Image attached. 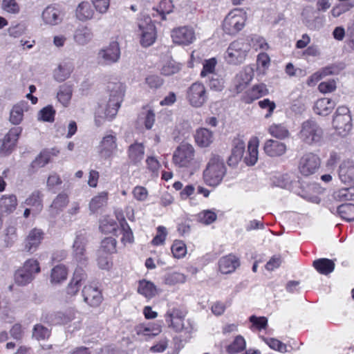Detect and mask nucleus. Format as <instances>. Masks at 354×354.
Wrapping results in <instances>:
<instances>
[{
  "mask_svg": "<svg viewBox=\"0 0 354 354\" xmlns=\"http://www.w3.org/2000/svg\"><path fill=\"white\" fill-rule=\"evenodd\" d=\"M109 99L104 106H100L97 111L99 117L112 120L117 114L123 100L125 86L121 82H111L108 85Z\"/></svg>",
  "mask_w": 354,
  "mask_h": 354,
  "instance_id": "obj_1",
  "label": "nucleus"
},
{
  "mask_svg": "<svg viewBox=\"0 0 354 354\" xmlns=\"http://www.w3.org/2000/svg\"><path fill=\"white\" fill-rule=\"evenodd\" d=\"M226 173L223 160L217 155H212L203 171L205 183L209 186H217L222 181Z\"/></svg>",
  "mask_w": 354,
  "mask_h": 354,
  "instance_id": "obj_2",
  "label": "nucleus"
},
{
  "mask_svg": "<svg viewBox=\"0 0 354 354\" xmlns=\"http://www.w3.org/2000/svg\"><path fill=\"white\" fill-rule=\"evenodd\" d=\"M297 136L302 142L314 145L323 140L324 130L315 120L308 119L301 124Z\"/></svg>",
  "mask_w": 354,
  "mask_h": 354,
  "instance_id": "obj_3",
  "label": "nucleus"
},
{
  "mask_svg": "<svg viewBox=\"0 0 354 354\" xmlns=\"http://www.w3.org/2000/svg\"><path fill=\"white\" fill-rule=\"evenodd\" d=\"M172 162L179 168L192 169L197 166L194 147L187 142H182L175 149L172 156Z\"/></svg>",
  "mask_w": 354,
  "mask_h": 354,
  "instance_id": "obj_4",
  "label": "nucleus"
},
{
  "mask_svg": "<svg viewBox=\"0 0 354 354\" xmlns=\"http://www.w3.org/2000/svg\"><path fill=\"white\" fill-rule=\"evenodd\" d=\"M250 49L249 40L240 39L232 42L228 46L225 58L227 63L238 65L244 62Z\"/></svg>",
  "mask_w": 354,
  "mask_h": 354,
  "instance_id": "obj_5",
  "label": "nucleus"
},
{
  "mask_svg": "<svg viewBox=\"0 0 354 354\" xmlns=\"http://www.w3.org/2000/svg\"><path fill=\"white\" fill-rule=\"evenodd\" d=\"M333 127L342 136L348 134L352 129V118L350 110L345 106H339L334 114Z\"/></svg>",
  "mask_w": 354,
  "mask_h": 354,
  "instance_id": "obj_6",
  "label": "nucleus"
},
{
  "mask_svg": "<svg viewBox=\"0 0 354 354\" xmlns=\"http://www.w3.org/2000/svg\"><path fill=\"white\" fill-rule=\"evenodd\" d=\"M186 100L192 107L203 106L208 100V93L205 85L198 82L192 83L186 91Z\"/></svg>",
  "mask_w": 354,
  "mask_h": 354,
  "instance_id": "obj_7",
  "label": "nucleus"
},
{
  "mask_svg": "<svg viewBox=\"0 0 354 354\" xmlns=\"http://www.w3.org/2000/svg\"><path fill=\"white\" fill-rule=\"evenodd\" d=\"M245 12L242 10L234 9L232 10L223 21V30L229 35L237 33L245 26Z\"/></svg>",
  "mask_w": 354,
  "mask_h": 354,
  "instance_id": "obj_8",
  "label": "nucleus"
},
{
  "mask_svg": "<svg viewBox=\"0 0 354 354\" xmlns=\"http://www.w3.org/2000/svg\"><path fill=\"white\" fill-rule=\"evenodd\" d=\"M40 272L39 263L35 259L27 260L23 267L18 269L15 274V281L20 286L29 283L35 277V274Z\"/></svg>",
  "mask_w": 354,
  "mask_h": 354,
  "instance_id": "obj_9",
  "label": "nucleus"
},
{
  "mask_svg": "<svg viewBox=\"0 0 354 354\" xmlns=\"http://www.w3.org/2000/svg\"><path fill=\"white\" fill-rule=\"evenodd\" d=\"M138 26L140 35V44L145 47L151 46L156 39L155 26L149 16L138 19Z\"/></svg>",
  "mask_w": 354,
  "mask_h": 354,
  "instance_id": "obj_10",
  "label": "nucleus"
},
{
  "mask_svg": "<svg viewBox=\"0 0 354 354\" xmlns=\"http://www.w3.org/2000/svg\"><path fill=\"white\" fill-rule=\"evenodd\" d=\"M120 57V48L118 42L111 41L107 46L101 49L97 54L98 62L102 65H111L118 62Z\"/></svg>",
  "mask_w": 354,
  "mask_h": 354,
  "instance_id": "obj_11",
  "label": "nucleus"
},
{
  "mask_svg": "<svg viewBox=\"0 0 354 354\" xmlns=\"http://www.w3.org/2000/svg\"><path fill=\"white\" fill-rule=\"evenodd\" d=\"M186 311L178 306H170L165 315V321L169 327L172 328L176 332H180L184 328V319Z\"/></svg>",
  "mask_w": 354,
  "mask_h": 354,
  "instance_id": "obj_12",
  "label": "nucleus"
},
{
  "mask_svg": "<svg viewBox=\"0 0 354 354\" xmlns=\"http://www.w3.org/2000/svg\"><path fill=\"white\" fill-rule=\"evenodd\" d=\"M88 241L83 234H77L74 240L72 250L75 261L80 265H84L88 261L86 246Z\"/></svg>",
  "mask_w": 354,
  "mask_h": 354,
  "instance_id": "obj_13",
  "label": "nucleus"
},
{
  "mask_svg": "<svg viewBox=\"0 0 354 354\" xmlns=\"http://www.w3.org/2000/svg\"><path fill=\"white\" fill-rule=\"evenodd\" d=\"M41 18L44 25L55 26L62 22L64 14L57 6L53 4L48 6L44 9Z\"/></svg>",
  "mask_w": 354,
  "mask_h": 354,
  "instance_id": "obj_14",
  "label": "nucleus"
},
{
  "mask_svg": "<svg viewBox=\"0 0 354 354\" xmlns=\"http://www.w3.org/2000/svg\"><path fill=\"white\" fill-rule=\"evenodd\" d=\"M319 166V158L315 153H308L300 159L299 169L303 175L307 176L314 174Z\"/></svg>",
  "mask_w": 354,
  "mask_h": 354,
  "instance_id": "obj_15",
  "label": "nucleus"
},
{
  "mask_svg": "<svg viewBox=\"0 0 354 354\" xmlns=\"http://www.w3.org/2000/svg\"><path fill=\"white\" fill-rule=\"evenodd\" d=\"M171 36L173 41L179 45H189L196 39L194 30L189 26L174 28L171 31Z\"/></svg>",
  "mask_w": 354,
  "mask_h": 354,
  "instance_id": "obj_16",
  "label": "nucleus"
},
{
  "mask_svg": "<svg viewBox=\"0 0 354 354\" xmlns=\"http://www.w3.org/2000/svg\"><path fill=\"white\" fill-rule=\"evenodd\" d=\"M22 129L20 127H13L5 135L0 147V153L3 155L9 154L15 147L17 141L21 135Z\"/></svg>",
  "mask_w": 354,
  "mask_h": 354,
  "instance_id": "obj_17",
  "label": "nucleus"
},
{
  "mask_svg": "<svg viewBox=\"0 0 354 354\" xmlns=\"http://www.w3.org/2000/svg\"><path fill=\"white\" fill-rule=\"evenodd\" d=\"M117 138L115 134H107L104 136L97 147L100 156L103 158H110L117 149Z\"/></svg>",
  "mask_w": 354,
  "mask_h": 354,
  "instance_id": "obj_18",
  "label": "nucleus"
},
{
  "mask_svg": "<svg viewBox=\"0 0 354 354\" xmlns=\"http://www.w3.org/2000/svg\"><path fill=\"white\" fill-rule=\"evenodd\" d=\"M245 144L244 140L238 137L233 140L232 153L227 160V164L231 167H236L243 158Z\"/></svg>",
  "mask_w": 354,
  "mask_h": 354,
  "instance_id": "obj_19",
  "label": "nucleus"
},
{
  "mask_svg": "<svg viewBox=\"0 0 354 354\" xmlns=\"http://www.w3.org/2000/svg\"><path fill=\"white\" fill-rule=\"evenodd\" d=\"M44 233L42 230L33 228L28 233L25 240V250L30 253L36 251L44 239Z\"/></svg>",
  "mask_w": 354,
  "mask_h": 354,
  "instance_id": "obj_20",
  "label": "nucleus"
},
{
  "mask_svg": "<svg viewBox=\"0 0 354 354\" xmlns=\"http://www.w3.org/2000/svg\"><path fill=\"white\" fill-rule=\"evenodd\" d=\"M338 176L340 181L348 186L354 184V163L350 161H344L338 169Z\"/></svg>",
  "mask_w": 354,
  "mask_h": 354,
  "instance_id": "obj_21",
  "label": "nucleus"
},
{
  "mask_svg": "<svg viewBox=\"0 0 354 354\" xmlns=\"http://www.w3.org/2000/svg\"><path fill=\"white\" fill-rule=\"evenodd\" d=\"M263 151L270 157H279L286 152L287 146L279 140L268 139L264 143Z\"/></svg>",
  "mask_w": 354,
  "mask_h": 354,
  "instance_id": "obj_22",
  "label": "nucleus"
},
{
  "mask_svg": "<svg viewBox=\"0 0 354 354\" xmlns=\"http://www.w3.org/2000/svg\"><path fill=\"white\" fill-rule=\"evenodd\" d=\"M82 293L84 301L91 306H97L102 301V293L96 287L85 286Z\"/></svg>",
  "mask_w": 354,
  "mask_h": 354,
  "instance_id": "obj_23",
  "label": "nucleus"
},
{
  "mask_svg": "<svg viewBox=\"0 0 354 354\" xmlns=\"http://www.w3.org/2000/svg\"><path fill=\"white\" fill-rule=\"evenodd\" d=\"M239 266V259L232 254L221 257L218 261L220 272L225 274L234 272Z\"/></svg>",
  "mask_w": 354,
  "mask_h": 354,
  "instance_id": "obj_24",
  "label": "nucleus"
},
{
  "mask_svg": "<svg viewBox=\"0 0 354 354\" xmlns=\"http://www.w3.org/2000/svg\"><path fill=\"white\" fill-rule=\"evenodd\" d=\"M86 279L85 272L81 267L77 266L75 270L72 280L67 286V294L71 296L76 295L82 286V282L85 281Z\"/></svg>",
  "mask_w": 354,
  "mask_h": 354,
  "instance_id": "obj_25",
  "label": "nucleus"
},
{
  "mask_svg": "<svg viewBox=\"0 0 354 354\" xmlns=\"http://www.w3.org/2000/svg\"><path fill=\"white\" fill-rule=\"evenodd\" d=\"M18 201L17 196L4 194L0 198V214L1 215H10L13 213L17 207Z\"/></svg>",
  "mask_w": 354,
  "mask_h": 354,
  "instance_id": "obj_26",
  "label": "nucleus"
},
{
  "mask_svg": "<svg viewBox=\"0 0 354 354\" xmlns=\"http://www.w3.org/2000/svg\"><path fill=\"white\" fill-rule=\"evenodd\" d=\"M73 69V63L71 61L64 60L53 71V77L57 82H62L70 77Z\"/></svg>",
  "mask_w": 354,
  "mask_h": 354,
  "instance_id": "obj_27",
  "label": "nucleus"
},
{
  "mask_svg": "<svg viewBox=\"0 0 354 354\" xmlns=\"http://www.w3.org/2000/svg\"><path fill=\"white\" fill-rule=\"evenodd\" d=\"M93 37V32L87 26H79L74 31V41L80 46H85L88 44Z\"/></svg>",
  "mask_w": 354,
  "mask_h": 354,
  "instance_id": "obj_28",
  "label": "nucleus"
},
{
  "mask_svg": "<svg viewBox=\"0 0 354 354\" xmlns=\"http://www.w3.org/2000/svg\"><path fill=\"white\" fill-rule=\"evenodd\" d=\"M127 153L130 163L137 165L144 158L145 146L142 143L135 142L129 147Z\"/></svg>",
  "mask_w": 354,
  "mask_h": 354,
  "instance_id": "obj_29",
  "label": "nucleus"
},
{
  "mask_svg": "<svg viewBox=\"0 0 354 354\" xmlns=\"http://www.w3.org/2000/svg\"><path fill=\"white\" fill-rule=\"evenodd\" d=\"M253 77V71L252 68H246L240 71L236 76L234 84L237 93L244 90L246 86L252 81Z\"/></svg>",
  "mask_w": 354,
  "mask_h": 354,
  "instance_id": "obj_30",
  "label": "nucleus"
},
{
  "mask_svg": "<svg viewBox=\"0 0 354 354\" xmlns=\"http://www.w3.org/2000/svg\"><path fill=\"white\" fill-rule=\"evenodd\" d=\"M336 103L331 99L324 97L316 101L313 110L319 115H328L335 108Z\"/></svg>",
  "mask_w": 354,
  "mask_h": 354,
  "instance_id": "obj_31",
  "label": "nucleus"
},
{
  "mask_svg": "<svg viewBox=\"0 0 354 354\" xmlns=\"http://www.w3.org/2000/svg\"><path fill=\"white\" fill-rule=\"evenodd\" d=\"M258 147L259 140L257 138L251 139L248 145V153L244 158V162L247 165L252 166L258 160Z\"/></svg>",
  "mask_w": 354,
  "mask_h": 354,
  "instance_id": "obj_32",
  "label": "nucleus"
},
{
  "mask_svg": "<svg viewBox=\"0 0 354 354\" xmlns=\"http://www.w3.org/2000/svg\"><path fill=\"white\" fill-rule=\"evenodd\" d=\"M94 10L88 1L81 2L77 7L75 10L76 17L82 21H86L93 18L94 15Z\"/></svg>",
  "mask_w": 354,
  "mask_h": 354,
  "instance_id": "obj_33",
  "label": "nucleus"
},
{
  "mask_svg": "<svg viewBox=\"0 0 354 354\" xmlns=\"http://www.w3.org/2000/svg\"><path fill=\"white\" fill-rule=\"evenodd\" d=\"M28 109L26 102L21 101L15 106L10 111V121L13 124H19L23 120L24 113Z\"/></svg>",
  "mask_w": 354,
  "mask_h": 354,
  "instance_id": "obj_34",
  "label": "nucleus"
},
{
  "mask_svg": "<svg viewBox=\"0 0 354 354\" xmlns=\"http://www.w3.org/2000/svg\"><path fill=\"white\" fill-rule=\"evenodd\" d=\"M267 94H268V89L266 86L263 84H257L246 93L244 100L246 103L250 104Z\"/></svg>",
  "mask_w": 354,
  "mask_h": 354,
  "instance_id": "obj_35",
  "label": "nucleus"
},
{
  "mask_svg": "<svg viewBox=\"0 0 354 354\" xmlns=\"http://www.w3.org/2000/svg\"><path fill=\"white\" fill-rule=\"evenodd\" d=\"M313 265L319 273L324 275H327L333 272L335 266L333 260L326 258L315 260Z\"/></svg>",
  "mask_w": 354,
  "mask_h": 354,
  "instance_id": "obj_36",
  "label": "nucleus"
},
{
  "mask_svg": "<svg viewBox=\"0 0 354 354\" xmlns=\"http://www.w3.org/2000/svg\"><path fill=\"white\" fill-rule=\"evenodd\" d=\"M27 206L33 207V214L39 213L43 208L42 194L41 192L34 191L23 203Z\"/></svg>",
  "mask_w": 354,
  "mask_h": 354,
  "instance_id": "obj_37",
  "label": "nucleus"
},
{
  "mask_svg": "<svg viewBox=\"0 0 354 354\" xmlns=\"http://www.w3.org/2000/svg\"><path fill=\"white\" fill-rule=\"evenodd\" d=\"M195 140L199 146L206 147L212 142L213 133L207 129H200L196 133Z\"/></svg>",
  "mask_w": 354,
  "mask_h": 354,
  "instance_id": "obj_38",
  "label": "nucleus"
},
{
  "mask_svg": "<svg viewBox=\"0 0 354 354\" xmlns=\"http://www.w3.org/2000/svg\"><path fill=\"white\" fill-rule=\"evenodd\" d=\"M138 292L146 298L151 299L157 294V289L152 282L143 279L139 281Z\"/></svg>",
  "mask_w": 354,
  "mask_h": 354,
  "instance_id": "obj_39",
  "label": "nucleus"
},
{
  "mask_svg": "<svg viewBox=\"0 0 354 354\" xmlns=\"http://www.w3.org/2000/svg\"><path fill=\"white\" fill-rule=\"evenodd\" d=\"M73 88L71 85L64 84L59 87L57 98L58 101L65 107H66L71 99Z\"/></svg>",
  "mask_w": 354,
  "mask_h": 354,
  "instance_id": "obj_40",
  "label": "nucleus"
},
{
  "mask_svg": "<svg viewBox=\"0 0 354 354\" xmlns=\"http://www.w3.org/2000/svg\"><path fill=\"white\" fill-rule=\"evenodd\" d=\"M268 133L278 140H284L290 137L288 129L283 124H272L268 129Z\"/></svg>",
  "mask_w": 354,
  "mask_h": 354,
  "instance_id": "obj_41",
  "label": "nucleus"
},
{
  "mask_svg": "<svg viewBox=\"0 0 354 354\" xmlns=\"http://www.w3.org/2000/svg\"><path fill=\"white\" fill-rule=\"evenodd\" d=\"M108 199V192H102L98 195L94 196L90 203H89V209L92 213H95L100 208L104 206L107 203Z\"/></svg>",
  "mask_w": 354,
  "mask_h": 354,
  "instance_id": "obj_42",
  "label": "nucleus"
},
{
  "mask_svg": "<svg viewBox=\"0 0 354 354\" xmlns=\"http://www.w3.org/2000/svg\"><path fill=\"white\" fill-rule=\"evenodd\" d=\"M161 332V326L158 324L149 326L140 325L136 327V333L139 335L153 337Z\"/></svg>",
  "mask_w": 354,
  "mask_h": 354,
  "instance_id": "obj_43",
  "label": "nucleus"
},
{
  "mask_svg": "<svg viewBox=\"0 0 354 354\" xmlns=\"http://www.w3.org/2000/svg\"><path fill=\"white\" fill-rule=\"evenodd\" d=\"M68 203V196L65 193L59 194L53 200L50 208L55 214L62 212Z\"/></svg>",
  "mask_w": 354,
  "mask_h": 354,
  "instance_id": "obj_44",
  "label": "nucleus"
},
{
  "mask_svg": "<svg viewBox=\"0 0 354 354\" xmlns=\"http://www.w3.org/2000/svg\"><path fill=\"white\" fill-rule=\"evenodd\" d=\"M68 272L66 268L63 265H58L53 268L51 271V282L58 283L66 279Z\"/></svg>",
  "mask_w": 354,
  "mask_h": 354,
  "instance_id": "obj_45",
  "label": "nucleus"
},
{
  "mask_svg": "<svg viewBox=\"0 0 354 354\" xmlns=\"http://www.w3.org/2000/svg\"><path fill=\"white\" fill-rule=\"evenodd\" d=\"M337 212L346 221H351L354 220V205L352 203L340 205L337 207Z\"/></svg>",
  "mask_w": 354,
  "mask_h": 354,
  "instance_id": "obj_46",
  "label": "nucleus"
},
{
  "mask_svg": "<svg viewBox=\"0 0 354 354\" xmlns=\"http://www.w3.org/2000/svg\"><path fill=\"white\" fill-rule=\"evenodd\" d=\"M50 336V330L42 324H35L32 329V338L40 341L45 340L49 338Z\"/></svg>",
  "mask_w": 354,
  "mask_h": 354,
  "instance_id": "obj_47",
  "label": "nucleus"
},
{
  "mask_svg": "<svg viewBox=\"0 0 354 354\" xmlns=\"http://www.w3.org/2000/svg\"><path fill=\"white\" fill-rule=\"evenodd\" d=\"M339 2L331 10V14L334 17H339L342 14L349 11L354 7V1H344Z\"/></svg>",
  "mask_w": 354,
  "mask_h": 354,
  "instance_id": "obj_48",
  "label": "nucleus"
},
{
  "mask_svg": "<svg viewBox=\"0 0 354 354\" xmlns=\"http://www.w3.org/2000/svg\"><path fill=\"white\" fill-rule=\"evenodd\" d=\"M50 159L49 152L44 151L39 153V155L32 162L31 167L37 170L39 168L43 167L46 165Z\"/></svg>",
  "mask_w": 354,
  "mask_h": 354,
  "instance_id": "obj_49",
  "label": "nucleus"
},
{
  "mask_svg": "<svg viewBox=\"0 0 354 354\" xmlns=\"http://www.w3.org/2000/svg\"><path fill=\"white\" fill-rule=\"evenodd\" d=\"M245 348V341L244 338L238 335L234 341L227 346V351L230 353H236L243 351Z\"/></svg>",
  "mask_w": 354,
  "mask_h": 354,
  "instance_id": "obj_50",
  "label": "nucleus"
},
{
  "mask_svg": "<svg viewBox=\"0 0 354 354\" xmlns=\"http://www.w3.org/2000/svg\"><path fill=\"white\" fill-rule=\"evenodd\" d=\"M55 113L53 106H46L39 112L38 119L44 122H53L55 120Z\"/></svg>",
  "mask_w": 354,
  "mask_h": 354,
  "instance_id": "obj_51",
  "label": "nucleus"
},
{
  "mask_svg": "<svg viewBox=\"0 0 354 354\" xmlns=\"http://www.w3.org/2000/svg\"><path fill=\"white\" fill-rule=\"evenodd\" d=\"M116 240L113 237H107L102 241L99 252H104L106 254L114 253L116 251Z\"/></svg>",
  "mask_w": 354,
  "mask_h": 354,
  "instance_id": "obj_52",
  "label": "nucleus"
},
{
  "mask_svg": "<svg viewBox=\"0 0 354 354\" xmlns=\"http://www.w3.org/2000/svg\"><path fill=\"white\" fill-rule=\"evenodd\" d=\"M216 214L211 209L203 210L198 214V221L205 225L212 223L216 220Z\"/></svg>",
  "mask_w": 354,
  "mask_h": 354,
  "instance_id": "obj_53",
  "label": "nucleus"
},
{
  "mask_svg": "<svg viewBox=\"0 0 354 354\" xmlns=\"http://www.w3.org/2000/svg\"><path fill=\"white\" fill-rule=\"evenodd\" d=\"M120 225L122 230V242L124 244L131 243L133 241V232L124 218L120 221Z\"/></svg>",
  "mask_w": 354,
  "mask_h": 354,
  "instance_id": "obj_54",
  "label": "nucleus"
},
{
  "mask_svg": "<svg viewBox=\"0 0 354 354\" xmlns=\"http://www.w3.org/2000/svg\"><path fill=\"white\" fill-rule=\"evenodd\" d=\"M263 340L273 350L281 353H286L287 351L286 345L277 339L263 337Z\"/></svg>",
  "mask_w": 354,
  "mask_h": 354,
  "instance_id": "obj_55",
  "label": "nucleus"
},
{
  "mask_svg": "<svg viewBox=\"0 0 354 354\" xmlns=\"http://www.w3.org/2000/svg\"><path fill=\"white\" fill-rule=\"evenodd\" d=\"M27 26L25 23H19L15 25H12L8 29V32L10 37L17 38L26 33Z\"/></svg>",
  "mask_w": 354,
  "mask_h": 354,
  "instance_id": "obj_56",
  "label": "nucleus"
},
{
  "mask_svg": "<svg viewBox=\"0 0 354 354\" xmlns=\"http://www.w3.org/2000/svg\"><path fill=\"white\" fill-rule=\"evenodd\" d=\"M171 252L175 258L180 259L183 257L187 252L185 244L180 241H174L171 246Z\"/></svg>",
  "mask_w": 354,
  "mask_h": 354,
  "instance_id": "obj_57",
  "label": "nucleus"
},
{
  "mask_svg": "<svg viewBox=\"0 0 354 354\" xmlns=\"http://www.w3.org/2000/svg\"><path fill=\"white\" fill-rule=\"evenodd\" d=\"M216 59L215 58H211L207 60H205L203 63V70L201 72V76L202 77H206L209 74H212V75L214 72L215 67L216 65Z\"/></svg>",
  "mask_w": 354,
  "mask_h": 354,
  "instance_id": "obj_58",
  "label": "nucleus"
},
{
  "mask_svg": "<svg viewBox=\"0 0 354 354\" xmlns=\"http://www.w3.org/2000/svg\"><path fill=\"white\" fill-rule=\"evenodd\" d=\"M173 8L174 6L171 0H161L157 12L162 17V19H165V15L171 13L173 10Z\"/></svg>",
  "mask_w": 354,
  "mask_h": 354,
  "instance_id": "obj_59",
  "label": "nucleus"
},
{
  "mask_svg": "<svg viewBox=\"0 0 354 354\" xmlns=\"http://www.w3.org/2000/svg\"><path fill=\"white\" fill-rule=\"evenodd\" d=\"M1 8L10 14H17L20 10L19 6L15 0H3Z\"/></svg>",
  "mask_w": 354,
  "mask_h": 354,
  "instance_id": "obj_60",
  "label": "nucleus"
},
{
  "mask_svg": "<svg viewBox=\"0 0 354 354\" xmlns=\"http://www.w3.org/2000/svg\"><path fill=\"white\" fill-rule=\"evenodd\" d=\"M209 86L215 91H221L224 88V81L216 74H213L209 79Z\"/></svg>",
  "mask_w": 354,
  "mask_h": 354,
  "instance_id": "obj_61",
  "label": "nucleus"
},
{
  "mask_svg": "<svg viewBox=\"0 0 354 354\" xmlns=\"http://www.w3.org/2000/svg\"><path fill=\"white\" fill-rule=\"evenodd\" d=\"M258 104L260 106V108L268 110V113L265 115L266 118H269L272 115L274 110L276 108V104L274 102L271 101L267 98L259 101L258 102Z\"/></svg>",
  "mask_w": 354,
  "mask_h": 354,
  "instance_id": "obj_62",
  "label": "nucleus"
},
{
  "mask_svg": "<svg viewBox=\"0 0 354 354\" xmlns=\"http://www.w3.org/2000/svg\"><path fill=\"white\" fill-rule=\"evenodd\" d=\"M250 322L252 323V328L254 327L258 330L263 329L266 327L268 319L265 317H257L255 315H252L249 318Z\"/></svg>",
  "mask_w": 354,
  "mask_h": 354,
  "instance_id": "obj_63",
  "label": "nucleus"
},
{
  "mask_svg": "<svg viewBox=\"0 0 354 354\" xmlns=\"http://www.w3.org/2000/svg\"><path fill=\"white\" fill-rule=\"evenodd\" d=\"M336 82L334 80H330L321 82L318 86V89L321 93H331L336 89Z\"/></svg>",
  "mask_w": 354,
  "mask_h": 354,
  "instance_id": "obj_64",
  "label": "nucleus"
}]
</instances>
